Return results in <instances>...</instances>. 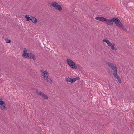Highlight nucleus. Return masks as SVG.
<instances>
[{"label": "nucleus", "instance_id": "6", "mask_svg": "<svg viewBox=\"0 0 134 134\" xmlns=\"http://www.w3.org/2000/svg\"><path fill=\"white\" fill-rule=\"evenodd\" d=\"M41 72L42 74H44V77L46 78L47 77H48V73L47 71H44L43 70H41Z\"/></svg>", "mask_w": 134, "mask_h": 134}, {"label": "nucleus", "instance_id": "24", "mask_svg": "<svg viewBox=\"0 0 134 134\" xmlns=\"http://www.w3.org/2000/svg\"><path fill=\"white\" fill-rule=\"evenodd\" d=\"M118 81L120 83H121V79L120 78L119 79H118Z\"/></svg>", "mask_w": 134, "mask_h": 134}, {"label": "nucleus", "instance_id": "15", "mask_svg": "<svg viewBox=\"0 0 134 134\" xmlns=\"http://www.w3.org/2000/svg\"><path fill=\"white\" fill-rule=\"evenodd\" d=\"M115 45V44L113 43L111 46V49L112 50L116 51L117 50L116 48H115L114 47Z\"/></svg>", "mask_w": 134, "mask_h": 134}, {"label": "nucleus", "instance_id": "19", "mask_svg": "<svg viewBox=\"0 0 134 134\" xmlns=\"http://www.w3.org/2000/svg\"><path fill=\"white\" fill-rule=\"evenodd\" d=\"M106 64H107L110 67H111V66L112 65H113V63H111L110 62H107Z\"/></svg>", "mask_w": 134, "mask_h": 134}, {"label": "nucleus", "instance_id": "7", "mask_svg": "<svg viewBox=\"0 0 134 134\" xmlns=\"http://www.w3.org/2000/svg\"><path fill=\"white\" fill-rule=\"evenodd\" d=\"M95 19L98 20L100 21H105L106 20V18L103 17L96 16L95 17Z\"/></svg>", "mask_w": 134, "mask_h": 134}, {"label": "nucleus", "instance_id": "25", "mask_svg": "<svg viewBox=\"0 0 134 134\" xmlns=\"http://www.w3.org/2000/svg\"><path fill=\"white\" fill-rule=\"evenodd\" d=\"M11 42V40H8V41L7 42H6L7 43H10Z\"/></svg>", "mask_w": 134, "mask_h": 134}, {"label": "nucleus", "instance_id": "23", "mask_svg": "<svg viewBox=\"0 0 134 134\" xmlns=\"http://www.w3.org/2000/svg\"><path fill=\"white\" fill-rule=\"evenodd\" d=\"M29 16L27 14L25 15V18H26V21H27V20L29 18Z\"/></svg>", "mask_w": 134, "mask_h": 134}, {"label": "nucleus", "instance_id": "13", "mask_svg": "<svg viewBox=\"0 0 134 134\" xmlns=\"http://www.w3.org/2000/svg\"><path fill=\"white\" fill-rule=\"evenodd\" d=\"M31 53H26L25 54V55L23 56V57L25 58H29V57H30V54Z\"/></svg>", "mask_w": 134, "mask_h": 134}, {"label": "nucleus", "instance_id": "21", "mask_svg": "<svg viewBox=\"0 0 134 134\" xmlns=\"http://www.w3.org/2000/svg\"><path fill=\"white\" fill-rule=\"evenodd\" d=\"M33 16H31L30 17H29V18H28V19L27 20V21H28L29 20H31L32 19V17Z\"/></svg>", "mask_w": 134, "mask_h": 134}, {"label": "nucleus", "instance_id": "16", "mask_svg": "<svg viewBox=\"0 0 134 134\" xmlns=\"http://www.w3.org/2000/svg\"><path fill=\"white\" fill-rule=\"evenodd\" d=\"M45 80L47 81L48 82L51 83L52 82V80L51 79L49 78H48V77H46V78L45 79Z\"/></svg>", "mask_w": 134, "mask_h": 134}, {"label": "nucleus", "instance_id": "22", "mask_svg": "<svg viewBox=\"0 0 134 134\" xmlns=\"http://www.w3.org/2000/svg\"><path fill=\"white\" fill-rule=\"evenodd\" d=\"M115 77H116L117 79H118L119 78H120V77L117 74V72H116V76L115 75V76H114Z\"/></svg>", "mask_w": 134, "mask_h": 134}, {"label": "nucleus", "instance_id": "12", "mask_svg": "<svg viewBox=\"0 0 134 134\" xmlns=\"http://www.w3.org/2000/svg\"><path fill=\"white\" fill-rule=\"evenodd\" d=\"M66 81L71 83L73 82V79H72L70 77H68L66 78Z\"/></svg>", "mask_w": 134, "mask_h": 134}, {"label": "nucleus", "instance_id": "10", "mask_svg": "<svg viewBox=\"0 0 134 134\" xmlns=\"http://www.w3.org/2000/svg\"><path fill=\"white\" fill-rule=\"evenodd\" d=\"M29 59H33L34 60H35L36 59V56L35 55L32 53H31Z\"/></svg>", "mask_w": 134, "mask_h": 134}, {"label": "nucleus", "instance_id": "4", "mask_svg": "<svg viewBox=\"0 0 134 134\" xmlns=\"http://www.w3.org/2000/svg\"><path fill=\"white\" fill-rule=\"evenodd\" d=\"M36 92L38 95H40L42 96L43 98L47 99L48 98V96L41 92H38L37 90H35Z\"/></svg>", "mask_w": 134, "mask_h": 134}, {"label": "nucleus", "instance_id": "2", "mask_svg": "<svg viewBox=\"0 0 134 134\" xmlns=\"http://www.w3.org/2000/svg\"><path fill=\"white\" fill-rule=\"evenodd\" d=\"M66 61L68 64L71 68L75 69H77V66L75 65V63L71 60L69 59H67Z\"/></svg>", "mask_w": 134, "mask_h": 134}, {"label": "nucleus", "instance_id": "14", "mask_svg": "<svg viewBox=\"0 0 134 134\" xmlns=\"http://www.w3.org/2000/svg\"><path fill=\"white\" fill-rule=\"evenodd\" d=\"M31 21L32 22H33L34 23H36L37 21V20L35 17L33 16L32 17V19Z\"/></svg>", "mask_w": 134, "mask_h": 134}, {"label": "nucleus", "instance_id": "1", "mask_svg": "<svg viewBox=\"0 0 134 134\" xmlns=\"http://www.w3.org/2000/svg\"><path fill=\"white\" fill-rule=\"evenodd\" d=\"M114 22H115V24L120 29L123 30L124 31H126V29L122 23H121L120 20L118 18L115 17L114 18Z\"/></svg>", "mask_w": 134, "mask_h": 134}, {"label": "nucleus", "instance_id": "20", "mask_svg": "<svg viewBox=\"0 0 134 134\" xmlns=\"http://www.w3.org/2000/svg\"><path fill=\"white\" fill-rule=\"evenodd\" d=\"M80 79V78L79 77H77L75 78H73V82H75L76 81Z\"/></svg>", "mask_w": 134, "mask_h": 134}, {"label": "nucleus", "instance_id": "17", "mask_svg": "<svg viewBox=\"0 0 134 134\" xmlns=\"http://www.w3.org/2000/svg\"><path fill=\"white\" fill-rule=\"evenodd\" d=\"M27 50H26V48H24V50L23 52V54L22 55V56H24V55L25 54H26L27 53Z\"/></svg>", "mask_w": 134, "mask_h": 134}, {"label": "nucleus", "instance_id": "11", "mask_svg": "<svg viewBox=\"0 0 134 134\" xmlns=\"http://www.w3.org/2000/svg\"><path fill=\"white\" fill-rule=\"evenodd\" d=\"M5 106L6 104H4L1 105L0 107L1 109L3 110H6L7 108L5 107Z\"/></svg>", "mask_w": 134, "mask_h": 134}, {"label": "nucleus", "instance_id": "3", "mask_svg": "<svg viewBox=\"0 0 134 134\" xmlns=\"http://www.w3.org/2000/svg\"><path fill=\"white\" fill-rule=\"evenodd\" d=\"M51 6L52 7H54L55 9L59 11L62 10V9L61 6L59 5L58 3L56 2L52 3L51 4Z\"/></svg>", "mask_w": 134, "mask_h": 134}, {"label": "nucleus", "instance_id": "8", "mask_svg": "<svg viewBox=\"0 0 134 134\" xmlns=\"http://www.w3.org/2000/svg\"><path fill=\"white\" fill-rule=\"evenodd\" d=\"M110 67L114 70L113 73L114 76H115H115H116V72H117V68L116 66H114V65H112Z\"/></svg>", "mask_w": 134, "mask_h": 134}, {"label": "nucleus", "instance_id": "5", "mask_svg": "<svg viewBox=\"0 0 134 134\" xmlns=\"http://www.w3.org/2000/svg\"><path fill=\"white\" fill-rule=\"evenodd\" d=\"M114 21V18L111 19H107L106 18V20H105V23L108 25L110 26L113 24Z\"/></svg>", "mask_w": 134, "mask_h": 134}, {"label": "nucleus", "instance_id": "18", "mask_svg": "<svg viewBox=\"0 0 134 134\" xmlns=\"http://www.w3.org/2000/svg\"><path fill=\"white\" fill-rule=\"evenodd\" d=\"M5 104V103L4 101L2 100L1 99H0V105H2L4 104Z\"/></svg>", "mask_w": 134, "mask_h": 134}, {"label": "nucleus", "instance_id": "9", "mask_svg": "<svg viewBox=\"0 0 134 134\" xmlns=\"http://www.w3.org/2000/svg\"><path fill=\"white\" fill-rule=\"evenodd\" d=\"M103 42H106L107 44L109 46H111L113 43L110 42L108 40L106 39H103Z\"/></svg>", "mask_w": 134, "mask_h": 134}]
</instances>
